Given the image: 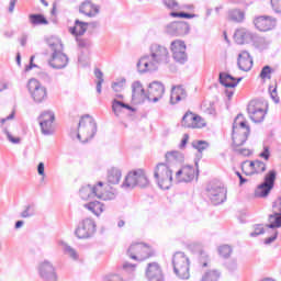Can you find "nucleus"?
Returning <instances> with one entry per match:
<instances>
[{"instance_id": "nucleus-58", "label": "nucleus", "mask_w": 281, "mask_h": 281, "mask_svg": "<svg viewBox=\"0 0 281 281\" xmlns=\"http://www.w3.org/2000/svg\"><path fill=\"white\" fill-rule=\"evenodd\" d=\"M37 173L40 175V177H45V164L44 162H40L37 165Z\"/></svg>"}, {"instance_id": "nucleus-51", "label": "nucleus", "mask_w": 281, "mask_h": 281, "mask_svg": "<svg viewBox=\"0 0 281 281\" xmlns=\"http://www.w3.org/2000/svg\"><path fill=\"white\" fill-rule=\"evenodd\" d=\"M164 4L166 8H168V10H175L179 8V3H177L175 0H164Z\"/></svg>"}, {"instance_id": "nucleus-45", "label": "nucleus", "mask_w": 281, "mask_h": 281, "mask_svg": "<svg viewBox=\"0 0 281 281\" xmlns=\"http://www.w3.org/2000/svg\"><path fill=\"white\" fill-rule=\"evenodd\" d=\"M260 78L262 80H271V68L269 66H265L262 69H261V72H260Z\"/></svg>"}, {"instance_id": "nucleus-48", "label": "nucleus", "mask_w": 281, "mask_h": 281, "mask_svg": "<svg viewBox=\"0 0 281 281\" xmlns=\"http://www.w3.org/2000/svg\"><path fill=\"white\" fill-rule=\"evenodd\" d=\"M122 101H117V99H114L112 102V111L115 115L120 114V111H122Z\"/></svg>"}, {"instance_id": "nucleus-15", "label": "nucleus", "mask_w": 281, "mask_h": 281, "mask_svg": "<svg viewBox=\"0 0 281 281\" xmlns=\"http://www.w3.org/2000/svg\"><path fill=\"white\" fill-rule=\"evenodd\" d=\"M165 93L166 87L164 83H161V81H153L148 86L147 100L154 103L159 102Z\"/></svg>"}, {"instance_id": "nucleus-37", "label": "nucleus", "mask_w": 281, "mask_h": 281, "mask_svg": "<svg viewBox=\"0 0 281 281\" xmlns=\"http://www.w3.org/2000/svg\"><path fill=\"white\" fill-rule=\"evenodd\" d=\"M29 20L32 25H47L49 23L43 14H30Z\"/></svg>"}, {"instance_id": "nucleus-47", "label": "nucleus", "mask_w": 281, "mask_h": 281, "mask_svg": "<svg viewBox=\"0 0 281 281\" xmlns=\"http://www.w3.org/2000/svg\"><path fill=\"white\" fill-rule=\"evenodd\" d=\"M4 135H7V138L11 144H21V138L20 137H13L12 134H10V131H8V127L3 128Z\"/></svg>"}, {"instance_id": "nucleus-11", "label": "nucleus", "mask_w": 281, "mask_h": 281, "mask_svg": "<svg viewBox=\"0 0 281 281\" xmlns=\"http://www.w3.org/2000/svg\"><path fill=\"white\" fill-rule=\"evenodd\" d=\"M170 49L172 53V58L176 63L179 65H186V63H188V53L186 52L188 47L186 46V42L176 40L171 42Z\"/></svg>"}, {"instance_id": "nucleus-4", "label": "nucleus", "mask_w": 281, "mask_h": 281, "mask_svg": "<svg viewBox=\"0 0 281 281\" xmlns=\"http://www.w3.org/2000/svg\"><path fill=\"white\" fill-rule=\"evenodd\" d=\"M95 133H98V124H95V120L89 114L82 116L78 124L77 139L82 144H87L89 139L95 137Z\"/></svg>"}, {"instance_id": "nucleus-22", "label": "nucleus", "mask_w": 281, "mask_h": 281, "mask_svg": "<svg viewBox=\"0 0 281 281\" xmlns=\"http://www.w3.org/2000/svg\"><path fill=\"white\" fill-rule=\"evenodd\" d=\"M132 100L134 104H142L148 100V93H146L144 86L139 81L132 83Z\"/></svg>"}, {"instance_id": "nucleus-14", "label": "nucleus", "mask_w": 281, "mask_h": 281, "mask_svg": "<svg viewBox=\"0 0 281 281\" xmlns=\"http://www.w3.org/2000/svg\"><path fill=\"white\" fill-rule=\"evenodd\" d=\"M54 120L56 115L52 111H44L40 117V126L43 135H52L54 133Z\"/></svg>"}, {"instance_id": "nucleus-25", "label": "nucleus", "mask_w": 281, "mask_h": 281, "mask_svg": "<svg viewBox=\"0 0 281 281\" xmlns=\"http://www.w3.org/2000/svg\"><path fill=\"white\" fill-rule=\"evenodd\" d=\"M237 66L240 69V71H251V67H254V58H251V55L243 50L237 58Z\"/></svg>"}, {"instance_id": "nucleus-50", "label": "nucleus", "mask_w": 281, "mask_h": 281, "mask_svg": "<svg viewBox=\"0 0 281 281\" xmlns=\"http://www.w3.org/2000/svg\"><path fill=\"white\" fill-rule=\"evenodd\" d=\"M271 8L277 14H281V0H270Z\"/></svg>"}, {"instance_id": "nucleus-61", "label": "nucleus", "mask_w": 281, "mask_h": 281, "mask_svg": "<svg viewBox=\"0 0 281 281\" xmlns=\"http://www.w3.org/2000/svg\"><path fill=\"white\" fill-rule=\"evenodd\" d=\"M15 5H16V0H10V4H9L10 14H12V12H14Z\"/></svg>"}, {"instance_id": "nucleus-3", "label": "nucleus", "mask_w": 281, "mask_h": 281, "mask_svg": "<svg viewBox=\"0 0 281 281\" xmlns=\"http://www.w3.org/2000/svg\"><path fill=\"white\" fill-rule=\"evenodd\" d=\"M48 47L53 52L48 60L49 67L53 69H65L69 65V57L64 54L65 46H63V41L58 37H50L48 40Z\"/></svg>"}, {"instance_id": "nucleus-52", "label": "nucleus", "mask_w": 281, "mask_h": 281, "mask_svg": "<svg viewBox=\"0 0 281 281\" xmlns=\"http://www.w3.org/2000/svg\"><path fill=\"white\" fill-rule=\"evenodd\" d=\"M269 91H270V97L272 98L273 102L276 104H279L280 103V97H278V88H269Z\"/></svg>"}, {"instance_id": "nucleus-28", "label": "nucleus", "mask_w": 281, "mask_h": 281, "mask_svg": "<svg viewBox=\"0 0 281 281\" xmlns=\"http://www.w3.org/2000/svg\"><path fill=\"white\" fill-rule=\"evenodd\" d=\"M40 276L47 281L56 280V272L54 271L52 262L45 260L40 265Z\"/></svg>"}, {"instance_id": "nucleus-39", "label": "nucleus", "mask_w": 281, "mask_h": 281, "mask_svg": "<svg viewBox=\"0 0 281 281\" xmlns=\"http://www.w3.org/2000/svg\"><path fill=\"white\" fill-rule=\"evenodd\" d=\"M94 76L98 79L97 81V92L102 93V83L104 82V74L99 68L94 69Z\"/></svg>"}, {"instance_id": "nucleus-12", "label": "nucleus", "mask_w": 281, "mask_h": 281, "mask_svg": "<svg viewBox=\"0 0 281 281\" xmlns=\"http://www.w3.org/2000/svg\"><path fill=\"white\" fill-rule=\"evenodd\" d=\"M95 221L87 217L78 224L75 235L80 239L91 238L95 234Z\"/></svg>"}, {"instance_id": "nucleus-35", "label": "nucleus", "mask_w": 281, "mask_h": 281, "mask_svg": "<svg viewBox=\"0 0 281 281\" xmlns=\"http://www.w3.org/2000/svg\"><path fill=\"white\" fill-rule=\"evenodd\" d=\"M80 199L82 201H89V199H95L93 186L87 184L82 187L79 191Z\"/></svg>"}, {"instance_id": "nucleus-36", "label": "nucleus", "mask_w": 281, "mask_h": 281, "mask_svg": "<svg viewBox=\"0 0 281 281\" xmlns=\"http://www.w3.org/2000/svg\"><path fill=\"white\" fill-rule=\"evenodd\" d=\"M268 221L270 223V224L266 225V227H268V229L280 228L281 227V213H274L272 215H269Z\"/></svg>"}, {"instance_id": "nucleus-26", "label": "nucleus", "mask_w": 281, "mask_h": 281, "mask_svg": "<svg viewBox=\"0 0 281 281\" xmlns=\"http://www.w3.org/2000/svg\"><path fill=\"white\" fill-rule=\"evenodd\" d=\"M243 77L235 78L227 72H220V85H222L226 89H235V87H238V83H240Z\"/></svg>"}, {"instance_id": "nucleus-5", "label": "nucleus", "mask_w": 281, "mask_h": 281, "mask_svg": "<svg viewBox=\"0 0 281 281\" xmlns=\"http://www.w3.org/2000/svg\"><path fill=\"white\" fill-rule=\"evenodd\" d=\"M154 179L161 190L172 188V168L166 162H158L154 168Z\"/></svg>"}, {"instance_id": "nucleus-13", "label": "nucleus", "mask_w": 281, "mask_h": 281, "mask_svg": "<svg viewBox=\"0 0 281 281\" xmlns=\"http://www.w3.org/2000/svg\"><path fill=\"white\" fill-rule=\"evenodd\" d=\"M247 111L251 122H255V124H260V122H263L265 116L267 115V112L265 111V105L262 104V102L257 100H252L249 102Z\"/></svg>"}, {"instance_id": "nucleus-23", "label": "nucleus", "mask_w": 281, "mask_h": 281, "mask_svg": "<svg viewBox=\"0 0 281 281\" xmlns=\"http://www.w3.org/2000/svg\"><path fill=\"white\" fill-rule=\"evenodd\" d=\"M80 14H85V16H89V19H93L100 14V5L93 3L91 0H85L79 5Z\"/></svg>"}, {"instance_id": "nucleus-21", "label": "nucleus", "mask_w": 281, "mask_h": 281, "mask_svg": "<svg viewBox=\"0 0 281 281\" xmlns=\"http://www.w3.org/2000/svg\"><path fill=\"white\" fill-rule=\"evenodd\" d=\"M145 276L148 281H165L164 270L158 262H149L145 270Z\"/></svg>"}, {"instance_id": "nucleus-53", "label": "nucleus", "mask_w": 281, "mask_h": 281, "mask_svg": "<svg viewBox=\"0 0 281 281\" xmlns=\"http://www.w3.org/2000/svg\"><path fill=\"white\" fill-rule=\"evenodd\" d=\"M266 161H269V157H271V151L269 150V146L263 147V151L259 155Z\"/></svg>"}, {"instance_id": "nucleus-8", "label": "nucleus", "mask_w": 281, "mask_h": 281, "mask_svg": "<svg viewBox=\"0 0 281 281\" xmlns=\"http://www.w3.org/2000/svg\"><path fill=\"white\" fill-rule=\"evenodd\" d=\"M27 90L35 104H43L47 100V88L35 78L29 80Z\"/></svg>"}, {"instance_id": "nucleus-42", "label": "nucleus", "mask_w": 281, "mask_h": 281, "mask_svg": "<svg viewBox=\"0 0 281 281\" xmlns=\"http://www.w3.org/2000/svg\"><path fill=\"white\" fill-rule=\"evenodd\" d=\"M265 234V226L262 224H257L254 226V232L250 233V238H256Z\"/></svg>"}, {"instance_id": "nucleus-1", "label": "nucleus", "mask_w": 281, "mask_h": 281, "mask_svg": "<svg viewBox=\"0 0 281 281\" xmlns=\"http://www.w3.org/2000/svg\"><path fill=\"white\" fill-rule=\"evenodd\" d=\"M149 52V55L140 57L136 64L139 74L157 71L159 65H168L170 63V52L168 47L160 44H151Z\"/></svg>"}, {"instance_id": "nucleus-40", "label": "nucleus", "mask_w": 281, "mask_h": 281, "mask_svg": "<svg viewBox=\"0 0 281 281\" xmlns=\"http://www.w3.org/2000/svg\"><path fill=\"white\" fill-rule=\"evenodd\" d=\"M221 279V272L216 270H211L206 272L201 281H218Z\"/></svg>"}, {"instance_id": "nucleus-44", "label": "nucleus", "mask_w": 281, "mask_h": 281, "mask_svg": "<svg viewBox=\"0 0 281 281\" xmlns=\"http://www.w3.org/2000/svg\"><path fill=\"white\" fill-rule=\"evenodd\" d=\"M36 214V211H34V206L27 205L25 210L21 213L22 218H30Z\"/></svg>"}, {"instance_id": "nucleus-55", "label": "nucleus", "mask_w": 281, "mask_h": 281, "mask_svg": "<svg viewBox=\"0 0 281 281\" xmlns=\"http://www.w3.org/2000/svg\"><path fill=\"white\" fill-rule=\"evenodd\" d=\"M112 89L113 91H115L116 93H121V91L124 89V82L120 81V82H114L112 85Z\"/></svg>"}, {"instance_id": "nucleus-9", "label": "nucleus", "mask_w": 281, "mask_h": 281, "mask_svg": "<svg viewBox=\"0 0 281 281\" xmlns=\"http://www.w3.org/2000/svg\"><path fill=\"white\" fill-rule=\"evenodd\" d=\"M276 186V171H269L261 184H258L255 189V199H267Z\"/></svg>"}, {"instance_id": "nucleus-33", "label": "nucleus", "mask_w": 281, "mask_h": 281, "mask_svg": "<svg viewBox=\"0 0 281 281\" xmlns=\"http://www.w3.org/2000/svg\"><path fill=\"white\" fill-rule=\"evenodd\" d=\"M122 181V170L116 167H112L108 170V183L111 186H117Z\"/></svg>"}, {"instance_id": "nucleus-10", "label": "nucleus", "mask_w": 281, "mask_h": 281, "mask_svg": "<svg viewBox=\"0 0 281 281\" xmlns=\"http://www.w3.org/2000/svg\"><path fill=\"white\" fill-rule=\"evenodd\" d=\"M127 256H130L132 260H138V262H142L150 258V256H153V252H150V247L145 244L138 243L130 246V248L127 249Z\"/></svg>"}, {"instance_id": "nucleus-59", "label": "nucleus", "mask_w": 281, "mask_h": 281, "mask_svg": "<svg viewBox=\"0 0 281 281\" xmlns=\"http://www.w3.org/2000/svg\"><path fill=\"white\" fill-rule=\"evenodd\" d=\"M189 139H190V135L189 134H183V137L181 139L179 148H186V146L188 145Z\"/></svg>"}, {"instance_id": "nucleus-56", "label": "nucleus", "mask_w": 281, "mask_h": 281, "mask_svg": "<svg viewBox=\"0 0 281 281\" xmlns=\"http://www.w3.org/2000/svg\"><path fill=\"white\" fill-rule=\"evenodd\" d=\"M35 56H31L30 58V65L25 66L24 71H32V69L38 67V65L34 64Z\"/></svg>"}, {"instance_id": "nucleus-6", "label": "nucleus", "mask_w": 281, "mask_h": 281, "mask_svg": "<svg viewBox=\"0 0 281 281\" xmlns=\"http://www.w3.org/2000/svg\"><path fill=\"white\" fill-rule=\"evenodd\" d=\"M172 267L173 273H176V276L180 278V280L190 279V258H188L186 252H175L172 257Z\"/></svg>"}, {"instance_id": "nucleus-2", "label": "nucleus", "mask_w": 281, "mask_h": 281, "mask_svg": "<svg viewBox=\"0 0 281 281\" xmlns=\"http://www.w3.org/2000/svg\"><path fill=\"white\" fill-rule=\"evenodd\" d=\"M249 133H251V130L249 125H247L245 116L243 114H238L233 123V149L238 155H243V157H249V155H251V150L240 148V146L247 142Z\"/></svg>"}, {"instance_id": "nucleus-49", "label": "nucleus", "mask_w": 281, "mask_h": 281, "mask_svg": "<svg viewBox=\"0 0 281 281\" xmlns=\"http://www.w3.org/2000/svg\"><path fill=\"white\" fill-rule=\"evenodd\" d=\"M170 16L179 18V19H194V14H190L186 12H171Z\"/></svg>"}, {"instance_id": "nucleus-30", "label": "nucleus", "mask_w": 281, "mask_h": 281, "mask_svg": "<svg viewBox=\"0 0 281 281\" xmlns=\"http://www.w3.org/2000/svg\"><path fill=\"white\" fill-rule=\"evenodd\" d=\"M85 210L94 214V216H101L104 212V204L100 201H92L83 204Z\"/></svg>"}, {"instance_id": "nucleus-31", "label": "nucleus", "mask_w": 281, "mask_h": 281, "mask_svg": "<svg viewBox=\"0 0 281 281\" xmlns=\"http://www.w3.org/2000/svg\"><path fill=\"white\" fill-rule=\"evenodd\" d=\"M87 30H89V23L76 20L75 25L69 29V32L72 36H83Z\"/></svg>"}, {"instance_id": "nucleus-43", "label": "nucleus", "mask_w": 281, "mask_h": 281, "mask_svg": "<svg viewBox=\"0 0 281 281\" xmlns=\"http://www.w3.org/2000/svg\"><path fill=\"white\" fill-rule=\"evenodd\" d=\"M218 254L223 258H229V256H232V247L228 245H223L218 248Z\"/></svg>"}, {"instance_id": "nucleus-60", "label": "nucleus", "mask_w": 281, "mask_h": 281, "mask_svg": "<svg viewBox=\"0 0 281 281\" xmlns=\"http://www.w3.org/2000/svg\"><path fill=\"white\" fill-rule=\"evenodd\" d=\"M277 238H278V233H276L274 236L266 238L265 244L271 245V243H273Z\"/></svg>"}, {"instance_id": "nucleus-20", "label": "nucleus", "mask_w": 281, "mask_h": 281, "mask_svg": "<svg viewBox=\"0 0 281 281\" xmlns=\"http://www.w3.org/2000/svg\"><path fill=\"white\" fill-rule=\"evenodd\" d=\"M166 32L170 36H186L190 33V24L187 22H172L166 26Z\"/></svg>"}, {"instance_id": "nucleus-18", "label": "nucleus", "mask_w": 281, "mask_h": 281, "mask_svg": "<svg viewBox=\"0 0 281 281\" xmlns=\"http://www.w3.org/2000/svg\"><path fill=\"white\" fill-rule=\"evenodd\" d=\"M181 124L184 128H203L205 120L192 112H187L182 117Z\"/></svg>"}, {"instance_id": "nucleus-64", "label": "nucleus", "mask_w": 281, "mask_h": 281, "mask_svg": "<svg viewBox=\"0 0 281 281\" xmlns=\"http://www.w3.org/2000/svg\"><path fill=\"white\" fill-rule=\"evenodd\" d=\"M206 113H209V115H216V109H214V106H210L207 108Z\"/></svg>"}, {"instance_id": "nucleus-16", "label": "nucleus", "mask_w": 281, "mask_h": 281, "mask_svg": "<svg viewBox=\"0 0 281 281\" xmlns=\"http://www.w3.org/2000/svg\"><path fill=\"white\" fill-rule=\"evenodd\" d=\"M194 177H199V169H194L190 165L183 166L176 172L178 183H190V181H194Z\"/></svg>"}, {"instance_id": "nucleus-17", "label": "nucleus", "mask_w": 281, "mask_h": 281, "mask_svg": "<svg viewBox=\"0 0 281 281\" xmlns=\"http://www.w3.org/2000/svg\"><path fill=\"white\" fill-rule=\"evenodd\" d=\"M209 198L213 205H221L227 201V189L221 186H213L209 189Z\"/></svg>"}, {"instance_id": "nucleus-46", "label": "nucleus", "mask_w": 281, "mask_h": 281, "mask_svg": "<svg viewBox=\"0 0 281 281\" xmlns=\"http://www.w3.org/2000/svg\"><path fill=\"white\" fill-rule=\"evenodd\" d=\"M65 254H67L68 256H70V258H72V260H78V252L76 251V249L71 248V246H65L64 248Z\"/></svg>"}, {"instance_id": "nucleus-62", "label": "nucleus", "mask_w": 281, "mask_h": 281, "mask_svg": "<svg viewBox=\"0 0 281 281\" xmlns=\"http://www.w3.org/2000/svg\"><path fill=\"white\" fill-rule=\"evenodd\" d=\"M8 120H14V112H12L9 116L1 119V124H5V122H8Z\"/></svg>"}, {"instance_id": "nucleus-19", "label": "nucleus", "mask_w": 281, "mask_h": 281, "mask_svg": "<svg viewBox=\"0 0 281 281\" xmlns=\"http://www.w3.org/2000/svg\"><path fill=\"white\" fill-rule=\"evenodd\" d=\"M94 196L101 201H113L115 200V192L111 191L109 184L103 182H98L97 186H93Z\"/></svg>"}, {"instance_id": "nucleus-54", "label": "nucleus", "mask_w": 281, "mask_h": 281, "mask_svg": "<svg viewBox=\"0 0 281 281\" xmlns=\"http://www.w3.org/2000/svg\"><path fill=\"white\" fill-rule=\"evenodd\" d=\"M226 268L228 269V271H236V269H238V262L233 259L226 263Z\"/></svg>"}, {"instance_id": "nucleus-63", "label": "nucleus", "mask_w": 281, "mask_h": 281, "mask_svg": "<svg viewBox=\"0 0 281 281\" xmlns=\"http://www.w3.org/2000/svg\"><path fill=\"white\" fill-rule=\"evenodd\" d=\"M236 175H237V177H238V179H239L240 186H243L244 183H247V179H245V178L243 177V175H240V172L237 171Z\"/></svg>"}, {"instance_id": "nucleus-41", "label": "nucleus", "mask_w": 281, "mask_h": 281, "mask_svg": "<svg viewBox=\"0 0 281 281\" xmlns=\"http://www.w3.org/2000/svg\"><path fill=\"white\" fill-rule=\"evenodd\" d=\"M192 147L198 150V153H203V150H207V148H210V144L205 140H193Z\"/></svg>"}, {"instance_id": "nucleus-27", "label": "nucleus", "mask_w": 281, "mask_h": 281, "mask_svg": "<svg viewBox=\"0 0 281 281\" xmlns=\"http://www.w3.org/2000/svg\"><path fill=\"white\" fill-rule=\"evenodd\" d=\"M254 24L259 32H269V30H273L274 22L271 16L260 15L255 18Z\"/></svg>"}, {"instance_id": "nucleus-38", "label": "nucleus", "mask_w": 281, "mask_h": 281, "mask_svg": "<svg viewBox=\"0 0 281 281\" xmlns=\"http://www.w3.org/2000/svg\"><path fill=\"white\" fill-rule=\"evenodd\" d=\"M249 166L257 175L267 170V164H265L262 160H252L249 162Z\"/></svg>"}, {"instance_id": "nucleus-7", "label": "nucleus", "mask_w": 281, "mask_h": 281, "mask_svg": "<svg viewBox=\"0 0 281 281\" xmlns=\"http://www.w3.org/2000/svg\"><path fill=\"white\" fill-rule=\"evenodd\" d=\"M149 183L150 181H148L146 171H144V169H136L127 173L122 188H135L137 186L138 188H147Z\"/></svg>"}, {"instance_id": "nucleus-29", "label": "nucleus", "mask_w": 281, "mask_h": 281, "mask_svg": "<svg viewBox=\"0 0 281 281\" xmlns=\"http://www.w3.org/2000/svg\"><path fill=\"white\" fill-rule=\"evenodd\" d=\"M187 98H188V92L183 87L181 86L172 87L171 97H170L171 104H178V102H181V100H186Z\"/></svg>"}, {"instance_id": "nucleus-24", "label": "nucleus", "mask_w": 281, "mask_h": 281, "mask_svg": "<svg viewBox=\"0 0 281 281\" xmlns=\"http://www.w3.org/2000/svg\"><path fill=\"white\" fill-rule=\"evenodd\" d=\"M234 41L237 45H247L254 41V33L247 29H237L234 34Z\"/></svg>"}, {"instance_id": "nucleus-34", "label": "nucleus", "mask_w": 281, "mask_h": 281, "mask_svg": "<svg viewBox=\"0 0 281 281\" xmlns=\"http://www.w3.org/2000/svg\"><path fill=\"white\" fill-rule=\"evenodd\" d=\"M165 164L172 166V164H180L183 161V154H181V151H169L165 155Z\"/></svg>"}, {"instance_id": "nucleus-57", "label": "nucleus", "mask_w": 281, "mask_h": 281, "mask_svg": "<svg viewBox=\"0 0 281 281\" xmlns=\"http://www.w3.org/2000/svg\"><path fill=\"white\" fill-rule=\"evenodd\" d=\"M259 49H265L267 45H269V42L265 37H258L257 40Z\"/></svg>"}, {"instance_id": "nucleus-32", "label": "nucleus", "mask_w": 281, "mask_h": 281, "mask_svg": "<svg viewBox=\"0 0 281 281\" xmlns=\"http://www.w3.org/2000/svg\"><path fill=\"white\" fill-rule=\"evenodd\" d=\"M245 16H246L245 11L238 8L228 10L227 19L233 23H245Z\"/></svg>"}]
</instances>
